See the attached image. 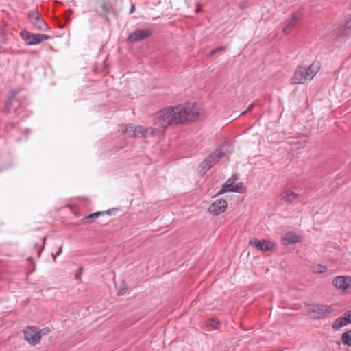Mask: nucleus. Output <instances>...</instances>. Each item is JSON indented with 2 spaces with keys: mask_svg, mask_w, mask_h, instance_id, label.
Masks as SVG:
<instances>
[{
  "mask_svg": "<svg viewBox=\"0 0 351 351\" xmlns=\"http://www.w3.org/2000/svg\"><path fill=\"white\" fill-rule=\"evenodd\" d=\"M195 107V103H186L183 106L160 110L154 114L153 123L155 128L158 129L159 133L160 129L169 125L195 120L199 115Z\"/></svg>",
  "mask_w": 351,
  "mask_h": 351,
  "instance_id": "f257e3e1",
  "label": "nucleus"
},
{
  "mask_svg": "<svg viewBox=\"0 0 351 351\" xmlns=\"http://www.w3.org/2000/svg\"><path fill=\"white\" fill-rule=\"evenodd\" d=\"M124 133L128 136L135 138H143L146 139L157 135L158 134V129L151 126L130 125L125 127Z\"/></svg>",
  "mask_w": 351,
  "mask_h": 351,
  "instance_id": "f03ea898",
  "label": "nucleus"
},
{
  "mask_svg": "<svg viewBox=\"0 0 351 351\" xmlns=\"http://www.w3.org/2000/svg\"><path fill=\"white\" fill-rule=\"evenodd\" d=\"M335 310L332 305L308 304V315L314 319H326L334 313Z\"/></svg>",
  "mask_w": 351,
  "mask_h": 351,
  "instance_id": "7ed1b4c3",
  "label": "nucleus"
},
{
  "mask_svg": "<svg viewBox=\"0 0 351 351\" xmlns=\"http://www.w3.org/2000/svg\"><path fill=\"white\" fill-rule=\"evenodd\" d=\"M21 37L28 45H34L40 43L42 41L51 38V36L44 34L31 33L27 30L21 31Z\"/></svg>",
  "mask_w": 351,
  "mask_h": 351,
  "instance_id": "20e7f679",
  "label": "nucleus"
},
{
  "mask_svg": "<svg viewBox=\"0 0 351 351\" xmlns=\"http://www.w3.org/2000/svg\"><path fill=\"white\" fill-rule=\"evenodd\" d=\"M40 331L34 326H28L23 331L24 338L31 345L35 346L40 342Z\"/></svg>",
  "mask_w": 351,
  "mask_h": 351,
  "instance_id": "39448f33",
  "label": "nucleus"
},
{
  "mask_svg": "<svg viewBox=\"0 0 351 351\" xmlns=\"http://www.w3.org/2000/svg\"><path fill=\"white\" fill-rule=\"evenodd\" d=\"M249 245L253 246L256 250L264 252L272 251L276 245L274 243L267 240H258L254 239L250 241Z\"/></svg>",
  "mask_w": 351,
  "mask_h": 351,
  "instance_id": "423d86ee",
  "label": "nucleus"
},
{
  "mask_svg": "<svg viewBox=\"0 0 351 351\" xmlns=\"http://www.w3.org/2000/svg\"><path fill=\"white\" fill-rule=\"evenodd\" d=\"M304 16V10H298L292 14L291 19H289L285 23V27L282 29V32L285 34H289L296 24L302 19Z\"/></svg>",
  "mask_w": 351,
  "mask_h": 351,
  "instance_id": "0eeeda50",
  "label": "nucleus"
},
{
  "mask_svg": "<svg viewBox=\"0 0 351 351\" xmlns=\"http://www.w3.org/2000/svg\"><path fill=\"white\" fill-rule=\"evenodd\" d=\"M335 34L339 37H349L351 36V16H346L344 24L335 29Z\"/></svg>",
  "mask_w": 351,
  "mask_h": 351,
  "instance_id": "6e6552de",
  "label": "nucleus"
},
{
  "mask_svg": "<svg viewBox=\"0 0 351 351\" xmlns=\"http://www.w3.org/2000/svg\"><path fill=\"white\" fill-rule=\"evenodd\" d=\"M332 285L339 289L346 290L350 287L351 277L348 276H337L333 279Z\"/></svg>",
  "mask_w": 351,
  "mask_h": 351,
  "instance_id": "1a4fd4ad",
  "label": "nucleus"
},
{
  "mask_svg": "<svg viewBox=\"0 0 351 351\" xmlns=\"http://www.w3.org/2000/svg\"><path fill=\"white\" fill-rule=\"evenodd\" d=\"M307 77V69L298 66L294 75L291 78V84H304Z\"/></svg>",
  "mask_w": 351,
  "mask_h": 351,
  "instance_id": "9d476101",
  "label": "nucleus"
},
{
  "mask_svg": "<svg viewBox=\"0 0 351 351\" xmlns=\"http://www.w3.org/2000/svg\"><path fill=\"white\" fill-rule=\"evenodd\" d=\"M351 323V311H346L342 317L336 319L332 324V328L339 330L343 326Z\"/></svg>",
  "mask_w": 351,
  "mask_h": 351,
  "instance_id": "9b49d317",
  "label": "nucleus"
},
{
  "mask_svg": "<svg viewBox=\"0 0 351 351\" xmlns=\"http://www.w3.org/2000/svg\"><path fill=\"white\" fill-rule=\"evenodd\" d=\"M151 34L150 29H137L129 36L128 40L133 43L138 42L149 37Z\"/></svg>",
  "mask_w": 351,
  "mask_h": 351,
  "instance_id": "f8f14e48",
  "label": "nucleus"
},
{
  "mask_svg": "<svg viewBox=\"0 0 351 351\" xmlns=\"http://www.w3.org/2000/svg\"><path fill=\"white\" fill-rule=\"evenodd\" d=\"M228 206L227 202L224 199H219L213 202L208 208V210L213 215H219L223 213Z\"/></svg>",
  "mask_w": 351,
  "mask_h": 351,
  "instance_id": "ddd939ff",
  "label": "nucleus"
},
{
  "mask_svg": "<svg viewBox=\"0 0 351 351\" xmlns=\"http://www.w3.org/2000/svg\"><path fill=\"white\" fill-rule=\"evenodd\" d=\"M300 241V237L293 233H287L281 239L282 245H289Z\"/></svg>",
  "mask_w": 351,
  "mask_h": 351,
  "instance_id": "4468645a",
  "label": "nucleus"
},
{
  "mask_svg": "<svg viewBox=\"0 0 351 351\" xmlns=\"http://www.w3.org/2000/svg\"><path fill=\"white\" fill-rule=\"evenodd\" d=\"M223 152L221 148L216 149L212 154H210L208 158L210 162V164L213 166L217 163L219 160L223 156Z\"/></svg>",
  "mask_w": 351,
  "mask_h": 351,
  "instance_id": "2eb2a0df",
  "label": "nucleus"
},
{
  "mask_svg": "<svg viewBox=\"0 0 351 351\" xmlns=\"http://www.w3.org/2000/svg\"><path fill=\"white\" fill-rule=\"evenodd\" d=\"M115 210H111V209H109L106 211V213L108 214H112L113 213H114ZM106 213V212H101V211H99V212H95V213H91V214H89L86 216H85L84 217H83L82 219V222L83 223H90L89 220L92 219H94V218H96L100 215H103Z\"/></svg>",
  "mask_w": 351,
  "mask_h": 351,
  "instance_id": "dca6fc26",
  "label": "nucleus"
},
{
  "mask_svg": "<svg viewBox=\"0 0 351 351\" xmlns=\"http://www.w3.org/2000/svg\"><path fill=\"white\" fill-rule=\"evenodd\" d=\"M31 23L34 26V29L36 30L47 31L49 29L46 22L40 16H39L36 20L33 21V22H32Z\"/></svg>",
  "mask_w": 351,
  "mask_h": 351,
  "instance_id": "f3484780",
  "label": "nucleus"
},
{
  "mask_svg": "<svg viewBox=\"0 0 351 351\" xmlns=\"http://www.w3.org/2000/svg\"><path fill=\"white\" fill-rule=\"evenodd\" d=\"M237 177L234 178L233 176H232V178L227 180L226 182L223 184L222 189L217 192V195H219L223 194L227 191H229V189L234 187V183L237 180Z\"/></svg>",
  "mask_w": 351,
  "mask_h": 351,
  "instance_id": "a211bd4d",
  "label": "nucleus"
},
{
  "mask_svg": "<svg viewBox=\"0 0 351 351\" xmlns=\"http://www.w3.org/2000/svg\"><path fill=\"white\" fill-rule=\"evenodd\" d=\"M321 68V63L319 61H314L308 66V79H313Z\"/></svg>",
  "mask_w": 351,
  "mask_h": 351,
  "instance_id": "6ab92c4d",
  "label": "nucleus"
},
{
  "mask_svg": "<svg viewBox=\"0 0 351 351\" xmlns=\"http://www.w3.org/2000/svg\"><path fill=\"white\" fill-rule=\"evenodd\" d=\"M298 196V194L291 191H286L281 193L280 197L282 199L286 202H292L295 200Z\"/></svg>",
  "mask_w": 351,
  "mask_h": 351,
  "instance_id": "aec40b11",
  "label": "nucleus"
},
{
  "mask_svg": "<svg viewBox=\"0 0 351 351\" xmlns=\"http://www.w3.org/2000/svg\"><path fill=\"white\" fill-rule=\"evenodd\" d=\"M213 167L212 164L209 161L208 157H206L199 165V173L204 175Z\"/></svg>",
  "mask_w": 351,
  "mask_h": 351,
  "instance_id": "412c9836",
  "label": "nucleus"
},
{
  "mask_svg": "<svg viewBox=\"0 0 351 351\" xmlns=\"http://www.w3.org/2000/svg\"><path fill=\"white\" fill-rule=\"evenodd\" d=\"M14 95H12L5 101L3 110L6 114H8L11 112V107L14 104H19V101L16 99H14Z\"/></svg>",
  "mask_w": 351,
  "mask_h": 351,
  "instance_id": "4be33fe9",
  "label": "nucleus"
},
{
  "mask_svg": "<svg viewBox=\"0 0 351 351\" xmlns=\"http://www.w3.org/2000/svg\"><path fill=\"white\" fill-rule=\"evenodd\" d=\"M341 341L344 345L351 346V330L342 334Z\"/></svg>",
  "mask_w": 351,
  "mask_h": 351,
  "instance_id": "5701e85b",
  "label": "nucleus"
},
{
  "mask_svg": "<svg viewBox=\"0 0 351 351\" xmlns=\"http://www.w3.org/2000/svg\"><path fill=\"white\" fill-rule=\"evenodd\" d=\"M206 324L208 327H210L213 329H218L220 325V322L215 318H211L208 319L206 321Z\"/></svg>",
  "mask_w": 351,
  "mask_h": 351,
  "instance_id": "b1692460",
  "label": "nucleus"
},
{
  "mask_svg": "<svg viewBox=\"0 0 351 351\" xmlns=\"http://www.w3.org/2000/svg\"><path fill=\"white\" fill-rule=\"evenodd\" d=\"M311 269L315 274H322L326 271L327 268L322 265H316L312 267Z\"/></svg>",
  "mask_w": 351,
  "mask_h": 351,
  "instance_id": "393cba45",
  "label": "nucleus"
},
{
  "mask_svg": "<svg viewBox=\"0 0 351 351\" xmlns=\"http://www.w3.org/2000/svg\"><path fill=\"white\" fill-rule=\"evenodd\" d=\"M40 16L38 10L37 9H33L30 10L28 13V18L30 22H33V21L38 19Z\"/></svg>",
  "mask_w": 351,
  "mask_h": 351,
  "instance_id": "a878e982",
  "label": "nucleus"
},
{
  "mask_svg": "<svg viewBox=\"0 0 351 351\" xmlns=\"http://www.w3.org/2000/svg\"><path fill=\"white\" fill-rule=\"evenodd\" d=\"M243 186L242 184L234 185L233 188L229 189L230 192L242 193Z\"/></svg>",
  "mask_w": 351,
  "mask_h": 351,
  "instance_id": "bb28decb",
  "label": "nucleus"
},
{
  "mask_svg": "<svg viewBox=\"0 0 351 351\" xmlns=\"http://www.w3.org/2000/svg\"><path fill=\"white\" fill-rule=\"evenodd\" d=\"M224 49H225V47H223V46L218 47L213 49L212 51H210V52L208 54V56H211L220 51H223Z\"/></svg>",
  "mask_w": 351,
  "mask_h": 351,
  "instance_id": "cd10ccee",
  "label": "nucleus"
},
{
  "mask_svg": "<svg viewBox=\"0 0 351 351\" xmlns=\"http://www.w3.org/2000/svg\"><path fill=\"white\" fill-rule=\"evenodd\" d=\"M101 8L102 9V10L104 11V12L106 14H108L110 13V9L106 6V3H103L101 5Z\"/></svg>",
  "mask_w": 351,
  "mask_h": 351,
  "instance_id": "c85d7f7f",
  "label": "nucleus"
},
{
  "mask_svg": "<svg viewBox=\"0 0 351 351\" xmlns=\"http://www.w3.org/2000/svg\"><path fill=\"white\" fill-rule=\"evenodd\" d=\"M254 106H255V104H254V103L251 104L247 107V110H246L245 112H243L241 113V114H246L247 112L252 111Z\"/></svg>",
  "mask_w": 351,
  "mask_h": 351,
  "instance_id": "c756f323",
  "label": "nucleus"
},
{
  "mask_svg": "<svg viewBox=\"0 0 351 351\" xmlns=\"http://www.w3.org/2000/svg\"><path fill=\"white\" fill-rule=\"evenodd\" d=\"M62 245L60 246V247L58 249V252H56V255H53V261H56V256H60V254L62 253Z\"/></svg>",
  "mask_w": 351,
  "mask_h": 351,
  "instance_id": "7c9ffc66",
  "label": "nucleus"
},
{
  "mask_svg": "<svg viewBox=\"0 0 351 351\" xmlns=\"http://www.w3.org/2000/svg\"><path fill=\"white\" fill-rule=\"evenodd\" d=\"M125 289H120L118 290L117 294L119 295H122L125 294Z\"/></svg>",
  "mask_w": 351,
  "mask_h": 351,
  "instance_id": "2f4dec72",
  "label": "nucleus"
},
{
  "mask_svg": "<svg viewBox=\"0 0 351 351\" xmlns=\"http://www.w3.org/2000/svg\"><path fill=\"white\" fill-rule=\"evenodd\" d=\"M134 10H135V5L134 4H132L131 8H130V14L133 13Z\"/></svg>",
  "mask_w": 351,
  "mask_h": 351,
  "instance_id": "473e14b6",
  "label": "nucleus"
},
{
  "mask_svg": "<svg viewBox=\"0 0 351 351\" xmlns=\"http://www.w3.org/2000/svg\"><path fill=\"white\" fill-rule=\"evenodd\" d=\"M200 10H200V8H197L195 9V12H196V13H198V12H200Z\"/></svg>",
  "mask_w": 351,
  "mask_h": 351,
  "instance_id": "72a5a7b5",
  "label": "nucleus"
},
{
  "mask_svg": "<svg viewBox=\"0 0 351 351\" xmlns=\"http://www.w3.org/2000/svg\"><path fill=\"white\" fill-rule=\"evenodd\" d=\"M15 125H16V123H11V127L10 128H13L15 127Z\"/></svg>",
  "mask_w": 351,
  "mask_h": 351,
  "instance_id": "f704fd0d",
  "label": "nucleus"
},
{
  "mask_svg": "<svg viewBox=\"0 0 351 351\" xmlns=\"http://www.w3.org/2000/svg\"><path fill=\"white\" fill-rule=\"evenodd\" d=\"M45 239H46V237H43V240L44 242L45 241Z\"/></svg>",
  "mask_w": 351,
  "mask_h": 351,
  "instance_id": "c9c22d12",
  "label": "nucleus"
},
{
  "mask_svg": "<svg viewBox=\"0 0 351 351\" xmlns=\"http://www.w3.org/2000/svg\"><path fill=\"white\" fill-rule=\"evenodd\" d=\"M69 11L70 14L72 13V10H69Z\"/></svg>",
  "mask_w": 351,
  "mask_h": 351,
  "instance_id": "e433bc0d",
  "label": "nucleus"
}]
</instances>
